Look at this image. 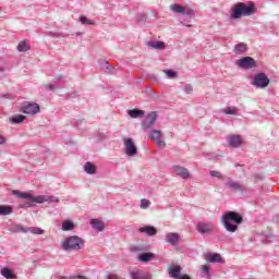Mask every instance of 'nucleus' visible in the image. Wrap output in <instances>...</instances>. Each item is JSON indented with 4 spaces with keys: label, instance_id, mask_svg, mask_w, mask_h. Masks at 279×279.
<instances>
[{
    "label": "nucleus",
    "instance_id": "1",
    "mask_svg": "<svg viewBox=\"0 0 279 279\" xmlns=\"http://www.w3.org/2000/svg\"><path fill=\"white\" fill-rule=\"evenodd\" d=\"M220 221L227 232H236L239 225L243 223V216L236 214V211H227L222 215Z\"/></svg>",
    "mask_w": 279,
    "mask_h": 279
},
{
    "label": "nucleus",
    "instance_id": "2",
    "mask_svg": "<svg viewBox=\"0 0 279 279\" xmlns=\"http://www.w3.org/2000/svg\"><path fill=\"white\" fill-rule=\"evenodd\" d=\"M13 195L15 197H19L20 199H29L31 202H35L36 204H58L60 202V198L56 196H49V195H39L34 196L27 192H21L19 190L13 191Z\"/></svg>",
    "mask_w": 279,
    "mask_h": 279
},
{
    "label": "nucleus",
    "instance_id": "3",
    "mask_svg": "<svg viewBox=\"0 0 279 279\" xmlns=\"http://www.w3.org/2000/svg\"><path fill=\"white\" fill-rule=\"evenodd\" d=\"M254 12H256L254 4L248 5L240 2L232 9L230 19L236 21V19H241L242 16H252Z\"/></svg>",
    "mask_w": 279,
    "mask_h": 279
},
{
    "label": "nucleus",
    "instance_id": "4",
    "mask_svg": "<svg viewBox=\"0 0 279 279\" xmlns=\"http://www.w3.org/2000/svg\"><path fill=\"white\" fill-rule=\"evenodd\" d=\"M62 250H74L75 252L82 250L84 247V240L77 235H72L66 238L61 243Z\"/></svg>",
    "mask_w": 279,
    "mask_h": 279
},
{
    "label": "nucleus",
    "instance_id": "5",
    "mask_svg": "<svg viewBox=\"0 0 279 279\" xmlns=\"http://www.w3.org/2000/svg\"><path fill=\"white\" fill-rule=\"evenodd\" d=\"M251 84L255 86V88H267V86H269V77L263 72L257 73Z\"/></svg>",
    "mask_w": 279,
    "mask_h": 279
},
{
    "label": "nucleus",
    "instance_id": "6",
    "mask_svg": "<svg viewBox=\"0 0 279 279\" xmlns=\"http://www.w3.org/2000/svg\"><path fill=\"white\" fill-rule=\"evenodd\" d=\"M123 145H124V153L126 156H130L131 158L136 156L138 154V148H136V145H134V140L132 137H123Z\"/></svg>",
    "mask_w": 279,
    "mask_h": 279
},
{
    "label": "nucleus",
    "instance_id": "7",
    "mask_svg": "<svg viewBox=\"0 0 279 279\" xmlns=\"http://www.w3.org/2000/svg\"><path fill=\"white\" fill-rule=\"evenodd\" d=\"M236 66H239L240 69H244L245 71L250 70V69H256L257 64H256V60L252 57H243L240 60L235 61Z\"/></svg>",
    "mask_w": 279,
    "mask_h": 279
},
{
    "label": "nucleus",
    "instance_id": "8",
    "mask_svg": "<svg viewBox=\"0 0 279 279\" xmlns=\"http://www.w3.org/2000/svg\"><path fill=\"white\" fill-rule=\"evenodd\" d=\"M171 12H174V14H183V16H193L195 14V11L189 7H184L178 3H174L170 7Z\"/></svg>",
    "mask_w": 279,
    "mask_h": 279
},
{
    "label": "nucleus",
    "instance_id": "9",
    "mask_svg": "<svg viewBox=\"0 0 279 279\" xmlns=\"http://www.w3.org/2000/svg\"><path fill=\"white\" fill-rule=\"evenodd\" d=\"M21 110L24 114L34 117V114H38V112H40V106L36 102H26L22 106Z\"/></svg>",
    "mask_w": 279,
    "mask_h": 279
},
{
    "label": "nucleus",
    "instance_id": "10",
    "mask_svg": "<svg viewBox=\"0 0 279 279\" xmlns=\"http://www.w3.org/2000/svg\"><path fill=\"white\" fill-rule=\"evenodd\" d=\"M156 119H158V114L156 113V111L149 112L146 116L145 120L142 122V130H151V128H154L156 123Z\"/></svg>",
    "mask_w": 279,
    "mask_h": 279
},
{
    "label": "nucleus",
    "instance_id": "11",
    "mask_svg": "<svg viewBox=\"0 0 279 279\" xmlns=\"http://www.w3.org/2000/svg\"><path fill=\"white\" fill-rule=\"evenodd\" d=\"M182 272V266L180 265H171L168 268V274L171 278L174 279H191V277H189V275H181Z\"/></svg>",
    "mask_w": 279,
    "mask_h": 279
},
{
    "label": "nucleus",
    "instance_id": "12",
    "mask_svg": "<svg viewBox=\"0 0 279 279\" xmlns=\"http://www.w3.org/2000/svg\"><path fill=\"white\" fill-rule=\"evenodd\" d=\"M149 138L151 142L155 143V145L157 147H161L162 149H163V147H167V143H165V141H162V132H160L158 130L150 131Z\"/></svg>",
    "mask_w": 279,
    "mask_h": 279
},
{
    "label": "nucleus",
    "instance_id": "13",
    "mask_svg": "<svg viewBox=\"0 0 279 279\" xmlns=\"http://www.w3.org/2000/svg\"><path fill=\"white\" fill-rule=\"evenodd\" d=\"M172 171L175 173V175H179L183 180H189V178H191V173H189V169L182 166H173Z\"/></svg>",
    "mask_w": 279,
    "mask_h": 279
},
{
    "label": "nucleus",
    "instance_id": "14",
    "mask_svg": "<svg viewBox=\"0 0 279 279\" xmlns=\"http://www.w3.org/2000/svg\"><path fill=\"white\" fill-rule=\"evenodd\" d=\"M205 259L207 260V263H226V259H223V257H221V254L219 253H206Z\"/></svg>",
    "mask_w": 279,
    "mask_h": 279
},
{
    "label": "nucleus",
    "instance_id": "15",
    "mask_svg": "<svg viewBox=\"0 0 279 279\" xmlns=\"http://www.w3.org/2000/svg\"><path fill=\"white\" fill-rule=\"evenodd\" d=\"M213 230H215V227L211 223L198 222L197 225V232L199 234H210Z\"/></svg>",
    "mask_w": 279,
    "mask_h": 279
},
{
    "label": "nucleus",
    "instance_id": "16",
    "mask_svg": "<svg viewBox=\"0 0 279 279\" xmlns=\"http://www.w3.org/2000/svg\"><path fill=\"white\" fill-rule=\"evenodd\" d=\"M228 143L230 147H241V144L243 143V138H241L240 135H230L228 137Z\"/></svg>",
    "mask_w": 279,
    "mask_h": 279
},
{
    "label": "nucleus",
    "instance_id": "17",
    "mask_svg": "<svg viewBox=\"0 0 279 279\" xmlns=\"http://www.w3.org/2000/svg\"><path fill=\"white\" fill-rule=\"evenodd\" d=\"M166 241L170 245H175L177 243H180V234H178L175 232H169L166 234Z\"/></svg>",
    "mask_w": 279,
    "mask_h": 279
},
{
    "label": "nucleus",
    "instance_id": "18",
    "mask_svg": "<svg viewBox=\"0 0 279 279\" xmlns=\"http://www.w3.org/2000/svg\"><path fill=\"white\" fill-rule=\"evenodd\" d=\"M149 49H157L158 51L165 49L166 45L165 41H157V40H149L146 43Z\"/></svg>",
    "mask_w": 279,
    "mask_h": 279
},
{
    "label": "nucleus",
    "instance_id": "19",
    "mask_svg": "<svg viewBox=\"0 0 279 279\" xmlns=\"http://www.w3.org/2000/svg\"><path fill=\"white\" fill-rule=\"evenodd\" d=\"M227 186L232 191H245V186L239 182L232 181V179H228Z\"/></svg>",
    "mask_w": 279,
    "mask_h": 279
},
{
    "label": "nucleus",
    "instance_id": "20",
    "mask_svg": "<svg viewBox=\"0 0 279 279\" xmlns=\"http://www.w3.org/2000/svg\"><path fill=\"white\" fill-rule=\"evenodd\" d=\"M90 226L94 228V230H97L98 232H104L106 226L104 225V221L99 219H92Z\"/></svg>",
    "mask_w": 279,
    "mask_h": 279
},
{
    "label": "nucleus",
    "instance_id": "21",
    "mask_svg": "<svg viewBox=\"0 0 279 279\" xmlns=\"http://www.w3.org/2000/svg\"><path fill=\"white\" fill-rule=\"evenodd\" d=\"M1 276H3V278H7V279H16V272H14V270L8 268V267H4L1 269L0 271Z\"/></svg>",
    "mask_w": 279,
    "mask_h": 279
},
{
    "label": "nucleus",
    "instance_id": "22",
    "mask_svg": "<svg viewBox=\"0 0 279 279\" xmlns=\"http://www.w3.org/2000/svg\"><path fill=\"white\" fill-rule=\"evenodd\" d=\"M247 51V44L240 43L234 46L233 53H236L238 56H243Z\"/></svg>",
    "mask_w": 279,
    "mask_h": 279
},
{
    "label": "nucleus",
    "instance_id": "23",
    "mask_svg": "<svg viewBox=\"0 0 279 279\" xmlns=\"http://www.w3.org/2000/svg\"><path fill=\"white\" fill-rule=\"evenodd\" d=\"M140 232H143L145 234H148V236H156L157 234V230L155 229V227L151 226H146V227H142L138 229Z\"/></svg>",
    "mask_w": 279,
    "mask_h": 279
},
{
    "label": "nucleus",
    "instance_id": "24",
    "mask_svg": "<svg viewBox=\"0 0 279 279\" xmlns=\"http://www.w3.org/2000/svg\"><path fill=\"white\" fill-rule=\"evenodd\" d=\"M129 117L131 119H140L141 117H145V111L140 109H131L128 111Z\"/></svg>",
    "mask_w": 279,
    "mask_h": 279
},
{
    "label": "nucleus",
    "instance_id": "25",
    "mask_svg": "<svg viewBox=\"0 0 279 279\" xmlns=\"http://www.w3.org/2000/svg\"><path fill=\"white\" fill-rule=\"evenodd\" d=\"M131 278L132 279H151L153 277H151V274L143 275V271L137 270V271L131 272Z\"/></svg>",
    "mask_w": 279,
    "mask_h": 279
},
{
    "label": "nucleus",
    "instance_id": "26",
    "mask_svg": "<svg viewBox=\"0 0 279 279\" xmlns=\"http://www.w3.org/2000/svg\"><path fill=\"white\" fill-rule=\"evenodd\" d=\"M26 117L23 114H14L13 117L9 118L10 123H13L14 125L19 123H23L25 121Z\"/></svg>",
    "mask_w": 279,
    "mask_h": 279
},
{
    "label": "nucleus",
    "instance_id": "27",
    "mask_svg": "<svg viewBox=\"0 0 279 279\" xmlns=\"http://www.w3.org/2000/svg\"><path fill=\"white\" fill-rule=\"evenodd\" d=\"M84 171L86 173H89V175H93L97 172V167H95V165H93L90 161H88L84 166Z\"/></svg>",
    "mask_w": 279,
    "mask_h": 279
},
{
    "label": "nucleus",
    "instance_id": "28",
    "mask_svg": "<svg viewBox=\"0 0 279 279\" xmlns=\"http://www.w3.org/2000/svg\"><path fill=\"white\" fill-rule=\"evenodd\" d=\"M12 213H13L12 206L0 205V217L12 215Z\"/></svg>",
    "mask_w": 279,
    "mask_h": 279
},
{
    "label": "nucleus",
    "instance_id": "29",
    "mask_svg": "<svg viewBox=\"0 0 279 279\" xmlns=\"http://www.w3.org/2000/svg\"><path fill=\"white\" fill-rule=\"evenodd\" d=\"M17 51H29V41L23 40L17 45Z\"/></svg>",
    "mask_w": 279,
    "mask_h": 279
},
{
    "label": "nucleus",
    "instance_id": "30",
    "mask_svg": "<svg viewBox=\"0 0 279 279\" xmlns=\"http://www.w3.org/2000/svg\"><path fill=\"white\" fill-rule=\"evenodd\" d=\"M74 228H75V225L70 220H65L62 222L63 232H68L69 230H73Z\"/></svg>",
    "mask_w": 279,
    "mask_h": 279
},
{
    "label": "nucleus",
    "instance_id": "31",
    "mask_svg": "<svg viewBox=\"0 0 279 279\" xmlns=\"http://www.w3.org/2000/svg\"><path fill=\"white\" fill-rule=\"evenodd\" d=\"M31 232V234H45V230L38 227H27L26 233Z\"/></svg>",
    "mask_w": 279,
    "mask_h": 279
},
{
    "label": "nucleus",
    "instance_id": "32",
    "mask_svg": "<svg viewBox=\"0 0 279 279\" xmlns=\"http://www.w3.org/2000/svg\"><path fill=\"white\" fill-rule=\"evenodd\" d=\"M223 114H236L239 112V109L236 107H228L226 109H222Z\"/></svg>",
    "mask_w": 279,
    "mask_h": 279
},
{
    "label": "nucleus",
    "instance_id": "33",
    "mask_svg": "<svg viewBox=\"0 0 279 279\" xmlns=\"http://www.w3.org/2000/svg\"><path fill=\"white\" fill-rule=\"evenodd\" d=\"M151 206V202L147 198H142L141 199V205L140 207L143 209V210H147V208Z\"/></svg>",
    "mask_w": 279,
    "mask_h": 279
},
{
    "label": "nucleus",
    "instance_id": "34",
    "mask_svg": "<svg viewBox=\"0 0 279 279\" xmlns=\"http://www.w3.org/2000/svg\"><path fill=\"white\" fill-rule=\"evenodd\" d=\"M151 254L150 253H142L140 254L138 258L142 263H147L148 260L151 259Z\"/></svg>",
    "mask_w": 279,
    "mask_h": 279
},
{
    "label": "nucleus",
    "instance_id": "35",
    "mask_svg": "<svg viewBox=\"0 0 279 279\" xmlns=\"http://www.w3.org/2000/svg\"><path fill=\"white\" fill-rule=\"evenodd\" d=\"M163 73L169 77V80H175V77H178V72L172 70H166Z\"/></svg>",
    "mask_w": 279,
    "mask_h": 279
},
{
    "label": "nucleus",
    "instance_id": "36",
    "mask_svg": "<svg viewBox=\"0 0 279 279\" xmlns=\"http://www.w3.org/2000/svg\"><path fill=\"white\" fill-rule=\"evenodd\" d=\"M82 25H95V21L88 20V17L82 15L80 19Z\"/></svg>",
    "mask_w": 279,
    "mask_h": 279
},
{
    "label": "nucleus",
    "instance_id": "37",
    "mask_svg": "<svg viewBox=\"0 0 279 279\" xmlns=\"http://www.w3.org/2000/svg\"><path fill=\"white\" fill-rule=\"evenodd\" d=\"M13 232H23L24 234H27V227H24L23 225H17L14 227Z\"/></svg>",
    "mask_w": 279,
    "mask_h": 279
},
{
    "label": "nucleus",
    "instance_id": "38",
    "mask_svg": "<svg viewBox=\"0 0 279 279\" xmlns=\"http://www.w3.org/2000/svg\"><path fill=\"white\" fill-rule=\"evenodd\" d=\"M209 274H210V268L208 266H203L202 267L203 278H208Z\"/></svg>",
    "mask_w": 279,
    "mask_h": 279
},
{
    "label": "nucleus",
    "instance_id": "39",
    "mask_svg": "<svg viewBox=\"0 0 279 279\" xmlns=\"http://www.w3.org/2000/svg\"><path fill=\"white\" fill-rule=\"evenodd\" d=\"M209 173H210L211 178H218L219 180H221L223 178L221 172H219L217 170H211Z\"/></svg>",
    "mask_w": 279,
    "mask_h": 279
},
{
    "label": "nucleus",
    "instance_id": "40",
    "mask_svg": "<svg viewBox=\"0 0 279 279\" xmlns=\"http://www.w3.org/2000/svg\"><path fill=\"white\" fill-rule=\"evenodd\" d=\"M185 95H191V93H193V85L191 84H186L183 88Z\"/></svg>",
    "mask_w": 279,
    "mask_h": 279
},
{
    "label": "nucleus",
    "instance_id": "41",
    "mask_svg": "<svg viewBox=\"0 0 279 279\" xmlns=\"http://www.w3.org/2000/svg\"><path fill=\"white\" fill-rule=\"evenodd\" d=\"M147 19V16L145 15V13H142L137 19L136 22L137 23H143V21H145Z\"/></svg>",
    "mask_w": 279,
    "mask_h": 279
},
{
    "label": "nucleus",
    "instance_id": "42",
    "mask_svg": "<svg viewBox=\"0 0 279 279\" xmlns=\"http://www.w3.org/2000/svg\"><path fill=\"white\" fill-rule=\"evenodd\" d=\"M106 69L108 71V73H114V68H112V65H110V63L106 62Z\"/></svg>",
    "mask_w": 279,
    "mask_h": 279
},
{
    "label": "nucleus",
    "instance_id": "43",
    "mask_svg": "<svg viewBox=\"0 0 279 279\" xmlns=\"http://www.w3.org/2000/svg\"><path fill=\"white\" fill-rule=\"evenodd\" d=\"M70 279H87V278L82 275H76V276L70 277Z\"/></svg>",
    "mask_w": 279,
    "mask_h": 279
},
{
    "label": "nucleus",
    "instance_id": "44",
    "mask_svg": "<svg viewBox=\"0 0 279 279\" xmlns=\"http://www.w3.org/2000/svg\"><path fill=\"white\" fill-rule=\"evenodd\" d=\"M46 88H48V90H53L56 88V85L48 84V85H46Z\"/></svg>",
    "mask_w": 279,
    "mask_h": 279
},
{
    "label": "nucleus",
    "instance_id": "45",
    "mask_svg": "<svg viewBox=\"0 0 279 279\" xmlns=\"http://www.w3.org/2000/svg\"><path fill=\"white\" fill-rule=\"evenodd\" d=\"M5 144V137L3 135H0V145Z\"/></svg>",
    "mask_w": 279,
    "mask_h": 279
},
{
    "label": "nucleus",
    "instance_id": "46",
    "mask_svg": "<svg viewBox=\"0 0 279 279\" xmlns=\"http://www.w3.org/2000/svg\"><path fill=\"white\" fill-rule=\"evenodd\" d=\"M106 279H119V277L117 275H108Z\"/></svg>",
    "mask_w": 279,
    "mask_h": 279
},
{
    "label": "nucleus",
    "instance_id": "47",
    "mask_svg": "<svg viewBox=\"0 0 279 279\" xmlns=\"http://www.w3.org/2000/svg\"><path fill=\"white\" fill-rule=\"evenodd\" d=\"M5 69H8V68H5V66H0V73H3V71H5Z\"/></svg>",
    "mask_w": 279,
    "mask_h": 279
},
{
    "label": "nucleus",
    "instance_id": "48",
    "mask_svg": "<svg viewBox=\"0 0 279 279\" xmlns=\"http://www.w3.org/2000/svg\"><path fill=\"white\" fill-rule=\"evenodd\" d=\"M27 206H32L31 204H27Z\"/></svg>",
    "mask_w": 279,
    "mask_h": 279
},
{
    "label": "nucleus",
    "instance_id": "49",
    "mask_svg": "<svg viewBox=\"0 0 279 279\" xmlns=\"http://www.w3.org/2000/svg\"><path fill=\"white\" fill-rule=\"evenodd\" d=\"M62 279H66V277H63Z\"/></svg>",
    "mask_w": 279,
    "mask_h": 279
}]
</instances>
